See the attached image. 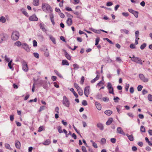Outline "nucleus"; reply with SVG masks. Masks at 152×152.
I'll return each instance as SVG.
<instances>
[{"mask_svg":"<svg viewBox=\"0 0 152 152\" xmlns=\"http://www.w3.org/2000/svg\"><path fill=\"white\" fill-rule=\"evenodd\" d=\"M42 10L45 12H46L52 11V8L48 4L43 3L42 7Z\"/></svg>","mask_w":152,"mask_h":152,"instance_id":"1","label":"nucleus"},{"mask_svg":"<svg viewBox=\"0 0 152 152\" xmlns=\"http://www.w3.org/2000/svg\"><path fill=\"white\" fill-rule=\"evenodd\" d=\"M20 36L19 32L17 31H13L11 36L12 39L14 40H18Z\"/></svg>","mask_w":152,"mask_h":152,"instance_id":"2","label":"nucleus"},{"mask_svg":"<svg viewBox=\"0 0 152 152\" xmlns=\"http://www.w3.org/2000/svg\"><path fill=\"white\" fill-rule=\"evenodd\" d=\"M63 104L65 106L69 107L70 105V102L68 98L65 96H63L62 101Z\"/></svg>","mask_w":152,"mask_h":152,"instance_id":"3","label":"nucleus"},{"mask_svg":"<svg viewBox=\"0 0 152 152\" xmlns=\"http://www.w3.org/2000/svg\"><path fill=\"white\" fill-rule=\"evenodd\" d=\"M131 60L135 62L142 65V60L139 57H136L134 59L131 58Z\"/></svg>","mask_w":152,"mask_h":152,"instance_id":"4","label":"nucleus"},{"mask_svg":"<svg viewBox=\"0 0 152 152\" xmlns=\"http://www.w3.org/2000/svg\"><path fill=\"white\" fill-rule=\"evenodd\" d=\"M7 35L4 33L0 34V44L7 40Z\"/></svg>","mask_w":152,"mask_h":152,"instance_id":"5","label":"nucleus"},{"mask_svg":"<svg viewBox=\"0 0 152 152\" xmlns=\"http://www.w3.org/2000/svg\"><path fill=\"white\" fill-rule=\"evenodd\" d=\"M22 48L27 52H29L30 50V49L29 48L28 45L26 43H23L22 44Z\"/></svg>","mask_w":152,"mask_h":152,"instance_id":"6","label":"nucleus"},{"mask_svg":"<svg viewBox=\"0 0 152 152\" xmlns=\"http://www.w3.org/2000/svg\"><path fill=\"white\" fill-rule=\"evenodd\" d=\"M22 69L23 71L26 72L28 70V67L25 61H23V64Z\"/></svg>","mask_w":152,"mask_h":152,"instance_id":"7","label":"nucleus"},{"mask_svg":"<svg viewBox=\"0 0 152 152\" xmlns=\"http://www.w3.org/2000/svg\"><path fill=\"white\" fill-rule=\"evenodd\" d=\"M139 77L140 80L144 82H147L148 81V79L145 78L144 75L142 74L139 75Z\"/></svg>","mask_w":152,"mask_h":152,"instance_id":"8","label":"nucleus"},{"mask_svg":"<svg viewBox=\"0 0 152 152\" xmlns=\"http://www.w3.org/2000/svg\"><path fill=\"white\" fill-rule=\"evenodd\" d=\"M29 19L30 21H37L38 18L35 15H33L29 18Z\"/></svg>","mask_w":152,"mask_h":152,"instance_id":"9","label":"nucleus"},{"mask_svg":"<svg viewBox=\"0 0 152 152\" xmlns=\"http://www.w3.org/2000/svg\"><path fill=\"white\" fill-rule=\"evenodd\" d=\"M89 86L86 87L84 89V94L85 95V96L87 97H88V95L89 94Z\"/></svg>","mask_w":152,"mask_h":152,"instance_id":"10","label":"nucleus"},{"mask_svg":"<svg viewBox=\"0 0 152 152\" xmlns=\"http://www.w3.org/2000/svg\"><path fill=\"white\" fill-rule=\"evenodd\" d=\"M117 133L121 134H122L124 135H126L125 133L124 132V131L121 127H118L117 128Z\"/></svg>","mask_w":152,"mask_h":152,"instance_id":"11","label":"nucleus"},{"mask_svg":"<svg viewBox=\"0 0 152 152\" xmlns=\"http://www.w3.org/2000/svg\"><path fill=\"white\" fill-rule=\"evenodd\" d=\"M21 144L20 142L18 140H16L15 142V146L18 148L20 149V148Z\"/></svg>","mask_w":152,"mask_h":152,"instance_id":"12","label":"nucleus"},{"mask_svg":"<svg viewBox=\"0 0 152 152\" xmlns=\"http://www.w3.org/2000/svg\"><path fill=\"white\" fill-rule=\"evenodd\" d=\"M66 23L69 26H70L72 24V20L71 18H68L66 21Z\"/></svg>","mask_w":152,"mask_h":152,"instance_id":"13","label":"nucleus"},{"mask_svg":"<svg viewBox=\"0 0 152 152\" xmlns=\"http://www.w3.org/2000/svg\"><path fill=\"white\" fill-rule=\"evenodd\" d=\"M64 53L65 56L66 58L68 60H70L71 59V57L70 55L65 50H64Z\"/></svg>","mask_w":152,"mask_h":152,"instance_id":"14","label":"nucleus"},{"mask_svg":"<svg viewBox=\"0 0 152 152\" xmlns=\"http://www.w3.org/2000/svg\"><path fill=\"white\" fill-rule=\"evenodd\" d=\"M89 29L91 31H93V32H94L95 33H97V34L100 33V31H101L100 30H97L94 29L92 28H89Z\"/></svg>","mask_w":152,"mask_h":152,"instance_id":"15","label":"nucleus"},{"mask_svg":"<svg viewBox=\"0 0 152 152\" xmlns=\"http://www.w3.org/2000/svg\"><path fill=\"white\" fill-rule=\"evenodd\" d=\"M126 135L130 141H132L134 140V138L132 134L129 135L128 134H127Z\"/></svg>","mask_w":152,"mask_h":152,"instance_id":"16","label":"nucleus"},{"mask_svg":"<svg viewBox=\"0 0 152 152\" xmlns=\"http://www.w3.org/2000/svg\"><path fill=\"white\" fill-rule=\"evenodd\" d=\"M95 105L97 108L99 110H101L102 107L100 104L98 102H95Z\"/></svg>","mask_w":152,"mask_h":152,"instance_id":"17","label":"nucleus"},{"mask_svg":"<svg viewBox=\"0 0 152 152\" xmlns=\"http://www.w3.org/2000/svg\"><path fill=\"white\" fill-rule=\"evenodd\" d=\"M97 127L99 128L101 130L104 129V128L103 124L101 123H98L97 124Z\"/></svg>","mask_w":152,"mask_h":152,"instance_id":"18","label":"nucleus"},{"mask_svg":"<svg viewBox=\"0 0 152 152\" xmlns=\"http://www.w3.org/2000/svg\"><path fill=\"white\" fill-rule=\"evenodd\" d=\"M39 0H34L33 2V5L35 6H37L39 5Z\"/></svg>","mask_w":152,"mask_h":152,"instance_id":"19","label":"nucleus"},{"mask_svg":"<svg viewBox=\"0 0 152 152\" xmlns=\"http://www.w3.org/2000/svg\"><path fill=\"white\" fill-rule=\"evenodd\" d=\"M50 16L51 22L53 25H54L55 24V23L54 21L53 15V14H50Z\"/></svg>","mask_w":152,"mask_h":152,"instance_id":"20","label":"nucleus"},{"mask_svg":"<svg viewBox=\"0 0 152 152\" xmlns=\"http://www.w3.org/2000/svg\"><path fill=\"white\" fill-rule=\"evenodd\" d=\"M12 60H11L10 61V62H9L8 63V66L9 67V68L12 69V70H13V65H12Z\"/></svg>","mask_w":152,"mask_h":152,"instance_id":"21","label":"nucleus"},{"mask_svg":"<svg viewBox=\"0 0 152 152\" xmlns=\"http://www.w3.org/2000/svg\"><path fill=\"white\" fill-rule=\"evenodd\" d=\"M113 119L112 118H109L107 121L106 122V124L107 125H110L113 122Z\"/></svg>","mask_w":152,"mask_h":152,"instance_id":"22","label":"nucleus"},{"mask_svg":"<svg viewBox=\"0 0 152 152\" xmlns=\"http://www.w3.org/2000/svg\"><path fill=\"white\" fill-rule=\"evenodd\" d=\"M99 75H97L95 78H94V79H93V80H92L91 81V83H94L97 80H98L99 79Z\"/></svg>","mask_w":152,"mask_h":152,"instance_id":"23","label":"nucleus"},{"mask_svg":"<svg viewBox=\"0 0 152 152\" xmlns=\"http://www.w3.org/2000/svg\"><path fill=\"white\" fill-rule=\"evenodd\" d=\"M62 64L63 65L68 66L69 64L68 62L66 60H63L62 61Z\"/></svg>","mask_w":152,"mask_h":152,"instance_id":"24","label":"nucleus"},{"mask_svg":"<svg viewBox=\"0 0 152 152\" xmlns=\"http://www.w3.org/2000/svg\"><path fill=\"white\" fill-rule=\"evenodd\" d=\"M22 44L21 42L20 41H17L15 42V43L14 44L15 45H16L18 47H19L20 46H22Z\"/></svg>","mask_w":152,"mask_h":152,"instance_id":"25","label":"nucleus"},{"mask_svg":"<svg viewBox=\"0 0 152 152\" xmlns=\"http://www.w3.org/2000/svg\"><path fill=\"white\" fill-rule=\"evenodd\" d=\"M104 113L106 115L110 116L112 114V112L109 110H106Z\"/></svg>","mask_w":152,"mask_h":152,"instance_id":"26","label":"nucleus"},{"mask_svg":"<svg viewBox=\"0 0 152 152\" xmlns=\"http://www.w3.org/2000/svg\"><path fill=\"white\" fill-rule=\"evenodd\" d=\"M120 31L121 33H124L126 34H128L129 32L128 30L126 29H121Z\"/></svg>","mask_w":152,"mask_h":152,"instance_id":"27","label":"nucleus"},{"mask_svg":"<svg viewBox=\"0 0 152 152\" xmlns=\"http://www.w3.org/2000/svg\"><path fill=\"white\" fill-rule=\"evenodd\" d=\"M50 143V140L49 139L46 140L43 143L45 145H49Z\"/></svg>","mask_w":152,"mask_h":152,"instance_id":"28","label":"nucleus"},{"mask_svg":"<svg viewBox=\"0 0 152 152\" xmlns=\"http://www.w3.org/2000/svg\"><path fill=\"white\" fill-rule=\"evenodd\" d=\"M39 25L40 28L42 29L43 31L45 32L46 31V29L45 27L43 26V25L42 23H40Z\"/></svg>","mask_w":152,"mask_h":152,"instance_id":"29","label":"nucleus"},{"mask_svg":"<svg viewBox=\"0 0 152 152\" xmlns=\"http://www.w3.org/2000/svg\"><path fill=\"white\" fill-rule=\"evenodd\" d=\"M49 37L50 39L53 42L54 44H56V40L55 38L53 37L51 35H50L49 36Z\"/></svg>","mask_w":152,"mask_h":152,"instance_id":"30","label":"nucleus"},{"mask_svg":"<svg viewBox=\"0 0 152 152\" xmlns=\"http://www.w3.org/2000/svg\"><path fill=\"white\" fill-rule=\"evenodd\" d=\"M6 21L5 18L3 16L0 17V22L3 23H4Z\"/></svg>","mask_w":152,"mask_h":152,"instance_id":"31","label":"nucleus"},{"mask_svg":"<svg viewBox=\"0 0 152 152\" xmlns=\"http://www.w3.org/2000/svg\"><path fill=\"white\" fill-rule=\"evenodd\" d=\"M54 72L60 78H63L62 76L58 72V71L57 70H54Z\"/></svg>","mask_w":152,"mask_h":152,"instance_id":"32","label":"nucleus"},{"mask_svg":"<svg viewBox=\"0 0 152 152\" xmlns=\"http://www.w3.org/2000/svg\"><path fill=\"white\" fill-rule=\"evenodd\" d=\"M78 92L79 95L80 96H82L83 94V91L81 88H80V89H78L77 90Z\"/></svg>","mask_w":152,"mask_h":152,"instance_id":"33","label":"nucleus"},{"mask_svg":"<svg viewBox=\"0 0 152 152\" xmlns=\"http://www.w3.org/2000/svg\"><path fill=\"white\" fill-rule=\"evenodd\" d=\"M107 87V88L108 89V90L113 88L110 82L108 83Z\"/></svg>","mask_w":152,"mask_h":152,"instance_id":"34","label":"nucleus"},{"mask_svg":"<svg viewBox=\"0 0 152 152\" xmlns=\"http://www.w3.org/2000/svg\"><path fill=\"white\" fill-rule=\"evenodd\" d=\"M73 66L74 67L73 69L74 70H76L78 69L79 68V66L77 64H73Z\"/></svg>","mask_w":152,"mask_h":152,"instance_id":"35","label":"nucleus"},{"mask_svg":"<svg viewBox=\"0 0 152 152\" xmlns=\"http://www.w3.org/2000/svg\"><path fill=\"white\" fill-rule=\"evenodd\" d=\"M90 142L92 144V145L95 148H97L98 147L96 143L94 142L92 140H91Z\"/></svg>","mask_w":152,"mask_h":152,"instance_id":"36","label":"nucleus"},{"mask_svg":"<svg viewBox=\"0 0 152 152\" xmlns=\"http://www.w3.org/2000/svg\"><path fill=\"white\" fill-rule=\"evenodd\" d=\"M57 128L58 130V132L59 133H61L63 132V131L62 129V127L60 126H58Z\"/></svg>","mask_w":152,"mask_h":152,"instance_id":"37","label":"nucleus"},{"mask_svg":"<svg viewBox=\"0 0 152 152\" xmlns=\"http://www.w3.org/2000/svg\"><path fill=\"white\" fill-rule=\"evenodd\" d=\"M46 108V107L45 106H41L40 107L38 111L39 112H40L44 110L45 109V108Z\"/></svg>","mask_w":152,"mask_h":152,"instance_id":"38","label":"nucleus"},{"mask_svg":"<svg viewBox=\"0 0 152 152\" xmlns=\"http://www.w3.org/2000/svg\"><path fill=\"white\" fill-rule=\"evenodd\" d=\"M5 147L7 149L10 150H11L12 149V148H11L10 145L8 143H6L5 144Z\"/></svg>","mask_w":152,"mask_h":152,"instance_id":"39","label":"nucleus"},{"mask_svg":"<svg viewBox=\"0 0 152 152\" xmlns=\"http://www.w3.org/2000/svg\"><path fill=\"white\" fill-rule=\"evenodd\" d=\"M102 97V95L100 94H98L96 96V98L98 99H101Z\"/></svg>","mask_w":152,"mask_h":152,"instance_id":"40","label":"nucleus"},{"mask_svg":"<svg viewBox=\"0 0 152 152\" xmlns=\"http://www.w3.org/2000/svg\"><path fill=\"white\" fill-rule=\"evenodd\" d=\"M100 40V39L99 37H97L96 38L95 40V45L97 46L98 45L99 42Z\"/></svg>","mask_w":152,"mask_h":152,"instance_id":"41","label":"nucleus"},{"mask_svg":"<svg viewBox=\"0 0 152 152\" xmlns=\"http://www.w3.org/2000/svg\"><path fill=\"white\" fill-rule=\"evenodd\" d=\"M103 40H107L109 43H110L111 44H113V43L112 42L111 40H110L108 38H104Z\"/></svg>","mask_w":152,"mask_h":152,"instance_id":"42","label":"nucleus"},{"mask_svg":"<svg viewBox=\"0 0 152 152\" xmlns=\"http://www.w3.org/2000/svg\"><path fill=\"white\" fill-rule=\"evenodd\" d=\"M146 44L145 43H144L140 46V49L141 50H143L146 47Z\"/></svg>","mask_w":152,"mask_h":152,"instance_id":"43","label":"nucleus"},{"mask_svg":"<svg viewBox=\"0 0 152 152\" xmlns=\"http://www.w3.org/2000/svg\"><path fill=\"white\" fill-rule=\"evenodd\" d=\"M148 98L149 101L152 102V95L149 94L148 96Z\"/></svg>","mask_w":152,"mask_h":152,"instance_id":"44","label":"nucleus"},{"mask_svg":"<svg viewBox=\"0 0 152 152\" xmlns=\"http://www.w3.org/2000/svg\"><path fill=\"white\" fill-rule=\"evenodd\" d=\"M140 131L143 132H145V127L143 126H142L140 127Z\"/></svg>","mask_w":152,"mask_h":152,"instance_id":"45","label":"nucleus"},{"mask_svg":"<svg viewBox=\"0 0 152 152\" xmlns=\"http://www.w3.org/2000/svg\"><path fill=\"white\" fill-rule=\"evenodd\" d=\"M34 56L37 58H39V55L37 53H33Z\"/></svg>","mask_w":152,"mask_h":152,"instance_id":"46","label":"nucleus"},{"mask_svg":"<svg viewBox=\"0 0 152 152\" xmlns=\"http://www.w3.org/2000/svg\"><path fill=\"white\" fill-rule=\"evenodd\" d=\"M136 18L138 17V12L137 11H135L132 14Z\"/></svg>","mask_w":152,"mask_h":152,"instance_id":"47","label":"nucleus"},{"mask_svg":"<svg viewBox=\"0 0 152 152\" xmlns=\"http://www.w3.org/2000/svg\"><path fill=\"white\" fill-rule=\"evenodd\" d=\"M23 10V9H22L21 10H23V11H22V13L24 15H25L26 16L28 17L29 15H28V13L25 10Z\"/></svg>","mask_w":152,"mask_h":152,"instance_id":"48","label":"nucleus"},{"mask_svg":"<svg viewBox=\"0 0 152 152\" xmlns=\"http://www.w3.org/2000/svg\"><path fill=\"white\" fill-rule=\"evenodd\" d=\"M74 87L76 88L77 90L78 89H80V88L78 85L76 83H75L74 84Z\"/></svg>","mask_w":152,"mask_h":152,"instance_id":"49","label":"nucleus"},{"mask_svg":"<svg viewBox=\"0 0 152 152\" xmlns=\"http://www.w3.org/2000/svg\"><path fill=\"white\" fill-rule=\"evenodd\" d=\"M142 86L141 85H139L137 87V90L139 91H141L142 88Z\"/></svg>","mask_w":152,"mask_h":152,"instance_id":"50","label":"nucleus"},{"mask_svg":"<svg viewBox=\"0 0 152 152\" xmlns=\"http://www.w3.org/2000/svg\"><path fill=\"white\" fill-rule=\"evenodd\" d=\"M66 15L67 17H68L69 18H73V16L71 15L68 12H66Z\"/></svg>","mask_w":152,"mask_h":152,"instance_id":"51","label":"nucleus"},{"mask_svg":"<svg viewBox=\"0 0 152 152\" xmlns=\"http://www.w3.org/2000/svg\"><path fill=\"white\" fill-rule=\"evenodd\" d=\"M106 142V139L104 138H102L101 140V142L102 144H104Z\"/></svg>","mask_w":152,"mask_h":152,"instance_id":"52","label":"nucleus"},{"mask_svg":"<svg viewBox=\"0 0 152 152\" xmlns=\"http://www.w3.org/2000/svg\"><path fill=\"white\" fill-rule=\"evenodd\" d=\"M84 80H85V78H84V77L82 76L81 78V80L80 81V83L81 84H83V82H84Z\"/></svg>","mask_w":152,"mask_h":152,"instance_id":"53","label":"nucleus"},{"mask_svg":"<svg viewBox=\"0 0 152 152\" xmlns=\"http://www.w3.org/2000/svg\"><path fill=\"white\" fill-rule=\"evenodd\" d=\"M121 107L122 106L121 105H118L117 106V107H116L117 110L119 113H120L119 108H121Z\"/></svg>","mask_w":152,"mask_h":152,"instance_id":"54","label":"nucleus"},{"mask_svg":"<svg viewBox=\"0 0 152 152\" xmlns=\"http://www.w3.org/2000/svg\"><path fill=\"white\" fill-rule=\"evenodd\" d=\"M82 104L84 106H86L88 104L86 100H83L82 102Z\"/></svg>","mask_w":152,"mask_h":152,"instance_id":"55","label":"nucleus"},{"mask_svg":"<svg viewBox=\"0 0 152 152\" xmlns=\"http://www.w3.org/2000/svg\"><path fill=\"white\" fill-rule=\"evenodd\" d=\"M114 100L115 102H118V100H119L120 99L118 97H114Z\"/></svg>","mask_w":152,"mask_h":152,"instance_id":"56","label":"nucleus"},{"mask_svg":"<svg viewBox=\"0 0 152 152\" xmlns=\"http://www.w3.org/2000/svg\"><path fill=\"white\" fill-rule=\"evenodd\" d=\"M139 33V32L138 31H135V34L136 38H138Z\"/></svg>","mask_w":152,"mask_h":152,"instance_id":"57","label":"nucleus"},{"mask_svg":"<svg viewBox=\"0 0 152 152\" xmlns=\"http://www.w3.org/2000/svg\"><path fill=\"white\" fill-rule=\"evenodd\" d=\"M126 86L125 87V90L126 91H128L129 87V84H127L126 83Z\"/></svg>","mask_w":152,"mask_h":152,"instance_id":"58","label":"nucleus"},{"mask_svg":"<svg viewBox=\"0 0 152 152\" xmlns=\"http://www.w3.org/2000/svg\"><path fill=\"white\" fill-rule=\"evenodd\" d=\"M33 46L34 47H36L37 46V42L35 40H34L33 41Z\"/></svg>","mask_w":152,"mask_h":152,"instance_id":"59","label":"nucleus"},{"mask_svg":"<svg viewBox=\"0 0 152 152\" xmlns=\"http://www.w3.org/2000/svg\"><path fill=\"white\" fill-rule=\"evenodd\" d=\"M134 88L133 87H131L130 88V92L131 94H133L134 92Z\"/></svg>","mask_w":152,"mask_h":152,"instance_id":"60","label":"nucleus"},{"mask_svg":"<svg viewBox=\"0 0 152 152\" xmlns=\"http://www.w3.org/2000/svg\"><path fill=\"white\" fill-rule=\"evenodd\" d=\"M4 58H5V60L6 61H7V62H8V63L9 62H10V58H7V56L6 55H5V56Z\"/></svg>","mask_w":152,"mask_h":152,"instance_id":"61","label":"nucleus"},{"mask_svg":"<svg viewBox=\"0 0 152 152\" xmlns=\"http://www.w3.org/2000/svg\"><path fill=\"white\" fill-rule=\"evenodd\" d=\"M110 141L112 143H114L116 142V139L115 138H112L110 139Z\"/></svg>","mask_w":152,"mask_h":152,"instance_id":"62","label":"nucleus"},{"mask_svg":"<svg viewBox=\"0 0 152 152\" xmlns=\"http://www.w3.org/2000/svg\"><path fill=\"white\" fill-rule=\"evenodd\" d=\"M109 93L110 94H114L113 88L110 89L109 90Z\"/></svg>","mask_w":152,"mask_h":152,"instance_id":"63","label":"nucleus"},{"mask_svg":"<svg viewBox=\"0 0 152 152\" xmlns=\"http://www.w3.org/2000/svg\"><path fill=\"white\" fill-rule=\"evenodd\" d=\"M130 48L132 49H134L136 48V47L133 44H131L130 45Z\"/></svg>","mask_w":152,"mask_h":152,"instance_id":"64","label":"nucleus"}]
</instances>
